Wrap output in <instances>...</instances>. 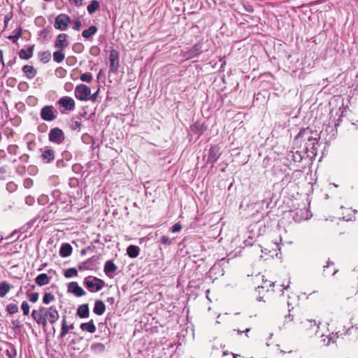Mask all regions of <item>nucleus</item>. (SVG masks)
Instances as JSON below:
<instances>
[{
  "mask_svg": "<svg viewBox=\"0 0 358 358\" xmlns=\"http://www.w3.org/2000/svg\"><path fill=\"white\" fill-rule=\"evenodd\" d=\"M320 136L317 131L309 127L301 129L294 139V144L306 151L315 150V145L317 144Z\"/></svg>",
  "mask_w": 358,
  "mask_h": 358,
  "instance_id": "1",
  "label": "nucleus"
},
{
  "mask_svg": "<svg viewBox=\"0 0 358 358\" xmlns=\"http://www.w3.org/2000/svg\"><path fill=\"white\" fill-rule=\"evenodd\" d=\"M32 318L38 324L46 326L48 322L55 324L59 318V312L55 306L40 307L38 310H34L31 313Z\"/></svg>",
  "mask_w": 358,
  "mask_h": 358,
  "instance_id": "2",
  "label": "nucleus"
},
{
  "mask_svg": "<svg viewBox=\"0 0 358 358\" xmlns=\"http://www.w3.org/2000/svg\"><path fill=\"white\" fill-rule=\"evenodd\" d=\"M84 283L88 290L92 292L101 290L105 285V282L102 280L94 276L85 278Z\"/></svg>",
  "mask_w": 358,
  "mask_h": 358,
  "instance_id": "3",
  "label": "nucleus"
},
{
  "mask_svg": "<svg viewBox=\"0 0 358 358\" xmlns=\"http://www.w3.org/2000/svg\"><path fill=\"white\" fill-rule=\"evenodd\" d=\"M70 22L71 20L69 15L66 14H59L55 18L54 27L56 29L65 31L67 29Z\"/></svg>",
  "mask_w": 358,
  "mask_h": 358,
  "instance_id": "4",
  "label": "nucleus"
},
{
  "mask_svg": "<svg viewBox=\"0 0 358 358\" xmlns=\"http://www.w3.org/2000/svg\"><path fill=\"white\" fill-rule=\"evenodd\" d=\"M75 95L77 99L86 101L90 99L91 95V90L89 87L85 85H79L75 89Z\"/></svg>",
  "mask_w": 358,
  "mask_h": 358,
  "instance_id": "5",
  "label": "nucleus"
},
{
  "mask_svg": "<svg viewBox=\"0 0 358 358\" xmlns=\"http://www.w3.org/2000/svg\"><path fill=\"white\" fill-rule=\"evenodd\" d=\"M301 327L307 332L309 336L316 334L319 329V326L315 321L309 320L303 321L301 322Z\"/></svg>",
  "mask_w": 358,
  "mask_h": 358,
  "instance_id": "6",
  "label": "nucleus"
},
{
  "mask_svg": "<svg viewBox=\"0 0 358 358\" xmlns=\"http://www.w3.org/2000/svg\"><path fill=\"white\" fill-rule=\"evenodd\" d=\"M109 72H116L119 67V53L115 50H111L109 55Z\"/></svg>",
  "mask_w": 358,
  "mask_h": 358,
  "instance_id": "7",
  "label": "nucleus"
},
{
  "mask_svg": "<svg viewBox=\"0 0 358 358\" xmlns=\"http://www.w3.org/2000/svg\"><path fill=\"white\" fill-rule=\"evenodd\" d=\"M203 52L202 43L198 42L195 43L190 49L185 52V57L187 59H192L198 57Z\"/></svg>",
  "mask_w": 358,
  "mask_h": 358,
  "instance_id": "8",
  "label": "nucleus"
},
{
  "mask_svg": "<svg viewBox=\"0 0 358 358\" xmlns=\"http://www.w3.org/2000/svg\"><path fill=\"white\" fill-rule=\"evenodd\" d=\"M64 138V133L59 128H54L49 133V140L51 142L60 143L63 141Z\"/></svg>",
  "mask_w": 358,
  "mask_h": 358,
  "instance_id": "9",
  "label": "nucleus"
},
{
  "mask_svg": "<svg viewBox=\"0 0 358 358\" xmlns=\"http://www.w3.org/2000/svg\"><path fill=\"white\" fill-rule=\"evenodd\" d=\"M58 103L66 110H74L75 101L71 97L63 96L58 101Z\"/></svg>",
  "mask_w": 358,
  "mask_h": 358,
  "instance_id": "10",
  "label": "nucleus"
},
{
  "mask_svg": "<svg viewBox=\"0 0 358 358\" xmlns=\"http://www.w3.org/2000/svg\"><path fill=\"white\" fill-rule=\"evenodd\" d=\"M69 292L74 294L76 296H82L85 294L83 289L76 282H71L68 286Z\"/></svg>",
  "mask_w": 358,
  "mask_h": 358,
  "instance_id": "11",
  "label": "nucleus"
},
{
  "mask_svg": "<svg viewBox=\"0 0 358 358\" xmlns=\"http://www.w3.org/2000/svg\"><path fill=\"white\" fill-rule=\"evenodd\" d=\"M66 34H59L56 39L55 46L57 48L60 50H63L68 45V43L66 42Z\"/></svg>",
  "mask_w": 358,
  "mask_h": 358,
  "instance_id": "12",
  "label": "nucleus"
},
{
  "mask_svg": "<svg viewBox=\"0 0 358 358\" xmlns=\"http://www.w3.org/2000/svg\"><path fill=\"white\" fill-rule=\"evenodd\" d=\"M34 52V45H31L28 48L27 50L21 49L19 52V57L22 59L28 60L32 57Z\"/></svg>",
  "mask_w": 358,
  "mask_h": 358,
  "instance_id": "13",
  "label": "nucleus"
},
{
  "mask_svg": "<svg viewBox=\"0 0 358 358\" xmlns=\"http://www.w3.org/2000/svg\"><path fill=\"white\" fill-rule=\"evenodd\" d=\"M22 70L28 79H32L36 75V71L33 66L24 65Z\"/></svg>",
  "mask_w": 358,
  "mask_h": 358,
  "instance_id": "14",
  "label": "nucleus"
},
{
  "mask_svg": "<svg viewBox=\"0 0 358 358\" xmlns=\"http://www.w3.org/2000/svg\"><path fill=\"white\" fill-rule=\"evenodd\" d=\"M280 250V248L279 246V243L278 241L276 240L274 243H273V247L272 248L271 250H268L267 248H264V250L262 249V252L263 253H265L266 255H268L269 256L271 257H273L274 255H277V252L276 251L277 250Z\"/></svg>",
  "mask_w": 358,
  "mask_h": 358,
  "instance_id": "15",
  "label": "nucleus"
},
{
  "mask_svg": "<svg viewBox=\"0 0 358 358\" xmlns=\"http://www.w3.org/2000/svg\"><path fill=\"white\" fill-rule=\"evenodd\" d=\"M89 307L87 304H83L78 307L77 315L81 318L89 317Z\"/></svg>",
  "mask_w": 358,
  "mask_h": 358,
  "instance_id": "16",
  "label": "nucleus"
},
{
  "mask_svg": "<svg viewBox=\"0 0 358 358\" xmlns=\"http://www.w3.org/2000/svg\"><path fill=\"white\" fill-rule=\"evenodd\" d=\"M72 252V247L69 243L63 244L60 248L59 254L63 257H67Z\"/></svg>",
  "mask_w": 358,
  "mask_h": 358,
  "instance_id": "17",
  "label": "nucleus"
},
{
  "mask_svg": "<svg viewBox=\"0 0 358 358\" xmlns=\"http://www.w3.org/2000/svg\"><path fill=\"white\" fill-rule=\"evenodd\" d=\"M50 282V278L45 273H41L36 278V282L39 286L48 285Z\"/></svg>",
  "mask_w": 358,
  "mask_h": 358,
  "instance_id": "18",
  "label": "nucleus"
},
{
  "mask_svg": "<svg viewBox=\"0 0 358 358\" xmlns=\"http://www.w3.org/2000/svg\"><path fill=\"white\" fill-rule=\"evenodd\" d=\"M106 306L103 301H96L94 312L98 315H101L105 312Z\"/></svg>",
  "mask_w": 358,
  "mask_h": 358,
  "instance_id": "19",
  "label": "nucleus"
},
{
  "mask_svg": "<svg viewBox=\"0 0 358 358\" xmlns=\"http://www.w3.org/2000/svg\"><path fill=\"white\" fill-rule=\"evenodd\" d=\"M97 30L98 29L96 26L92 25L87 29L83 31L82 36L85 38H90L97 32Z\"/></svg>",
  "mask_w": 358,
  "mask_h": 358,
  "instance_id": "20",
  "label": "nucleus"
},
{
  "mask_svg": "<svg viewBox=\"0 0 358 358\" xmlns=\"http://www.w3.org/2000/svg\"><path fill=\"white\" fill-rule=\"evenodd\" d=\"M80 329L83 331H87L90 333H94L96 331V327L94 324V322L92 320L89 322L81 324Z\"/></svg>",
  "mask_w": 358,
  "mask_h": 358,
  "instance_id": "21",
  "label": "nucleus"
},
{
  "mask_svg": "<svg viewBox=\"0 0 358 358\" xmlns=\"http://www.w3.org/2000/svg\"><path fill=\"white\" fill-rule=\"evenodd\" d=\"M116 269L117 266L112 261H107L106 262L104 266V272L106 273V274L109 275L111 273H114Z\"/></svg>",
  "mask_w": 358,
  "mask_h": 358,
  "instance_id": "22",
  "label": "nucleus"
},
{
  "mask_svg": "<svg viewBox=\"0 0 358 358\" xmlns=\"http://www.w3.org/2000/svg\"><path fill=\"white\" fill-rule=\"evenodd\" d=\"M100 8L99 2L96 0H92L87 6V10L90 14H93L97 11Z\"/></svg>",
  "mask_w": 358,
  "mask_h": 358,
  "instance_id": "23",
  "label": "nucleus"
},
{
  "mask_svg": "<svg viewBox=\"0 0 358 358\" xmlns=\"http://www.w3.org/2000/svg\"><path fill=\"white\" fill-rule=\"evenodd\" d=\"M11 286L6 282L0 283V296L4 297L10 290Z\"/></svg>",
  "mask_w": 358,
  "mask_h": 358,
  "instance_id": "24",
  "label": "nucleus"
},
{
  "mask_svg": "<svg viewBox=\"0 0 358 358\" xmlns=\"http://www.w3.org/2000/svg\"><path fill=\"white\" fill-rule=\"evenodd\" d=\"M22 28L19 27L17 29H15L13 31V35H10L8 37V39L11 40L13 43H17L18 39L22 36Z\"/></svg>",
  "mask_w": 358,
  "mask_h": 358,
  "instance_id": "25",
  "label": "nucleus"
},
{
  "mask_svg": "<svg viewBox=\"0 0 358 358\" xmlns=\"http://www.w3.org/2000/svg\"><path fill=\"white\" fill-rule=\"evenodd\" d=\"M65 55L62 50H59L53 53V59L57 63H61L64 59Z\"/></svg>",
  "mask_w": 358,
  "mask_h": 358,
  "instance_id": "26",
  "label": "nucleus"
},
{
  "mask_svg": "<svg viewBox=\"0 0 358 358\" xmlns=\"http://www.w3.org/2000/svg\"><path fill=\"white\" fill-rule=\"evenodd\" d=\"M62 331L60 333V336L62 338L64 337L68 332L74 328L73 325L71 324L70 326L67 325L66 324H62Z\"/></svg>",
  "mask_w": 358,
  "mask_h": 358,
  "instance_id": "27",
  "label": "nucleus"
},
{
  "mask_svg": "<svg viewBox=\"0 0 358 358\" xmlns=\"http://www.w3.org/2000/svg\"><path fill=\"white\" fill-rule=\"evenodd\" d=\"M51 59V53L49 51H45L41 53L40 59L41 61L45 64L48 63Z\"/></svg>",
  "mask_w": 358,
  "mask_h": 358,
  "instance_id": "28",
  "label": "nucleus"
},
{
  "mask_svg": "<svg viewBox=\"0 0 358 358\" xmlns=\"http://www.w3.org/2000/svg\"><path fill=\"white\" fill-rule=\"evenodd\" d=\"M55 300V296L52 294L48 292L45 293L43 298V303L45 304H49Z\"/></svg>",
  "mask_w": 358,
  "mask_h": 358,
  "instance_id": "29",
  "label": "nucleus"
},
{
  "mask_svg": "<svg viewBox=\"0 0 358 358\" xmlns=\"http://www.w3.org/2000/svg\"><path fill=\"white\" fill-rule=\"evenodd\" d=\"M43 157L48 162H50L54 159V152L52 150H45L43 153Z\"/></svg>",
  "mask_w": 358,
  "mask_h": 358,
  "instance_id": "30",
  "label": "nucleus"
},
{
  "mask_svg": "<svg viewBox=\"0 0 358 358\" xmlns=\"http://www.w3.org/2000/svg\"><path fill=\"white\" fill-rule=\"evenodd\" d=\"M18 306L16 304L10 303L6 306V310L10 314H14L18 312Z\"/></svg>",
  "mask_w": 358,
  "mask_h": 358,
  "instance_id": "31",
  "label": "nucleus"
},
{
  "mask_svg": "<svg viewBox=\"0 0 358 358\" xmlns=\"http://www.w3.org/2000/svg\"><path fill=\"white\" fill-rule=\"evenodd\" d=\"M80 79L83 82L90 83L92 80V75L90 73H84L80 75Z\"/></svg>",
  "mask_w": 358,
  "mask_h": 358,
  "instance_id": "32",
  "label": "nucleus"
},
{
  "mask_svg": "<svg viewBox=\"0 0 358 358\" xmlns=\"http://www.w3.org/2000/svg\"><path fill=\"white\" fill-rule=\"evenodd\" d=\"M77 274V270L74 268H68L64 273L65 277L68 278H71L73 276H76Z\"/></svg>",
  "mask_w": 358,
  "mask_h": 358,
  "instance_id": "33",
  "label": "nucleus"
},
{
  "mask_svg": "<svg viewBox=\"0 0 358 358\" xmlns=\"http://www.w3.org/2000/svg\"><path fill=\"white\" fill-rule=\"evenodd\" d=\"M217 152L218 150L217 149V148H211V149L210 150L208 158L210 159L212 161H215L217 159Z\"/></svg>",
  "mask_w": 358,
  "mask_h": 358,
  "instance_id": "34",
  "label": "nucleus"
},
{
  "mask_svg": "<svg viewBox=\"0 0 358 358\" xmlns=\"http://www.w3.org/2000/svg\"><path fill=\"white\" fill-rule=\"evenodd\" d=\"M22 310L23 311V314L24 315H27L29 313V309H30V307H29V305L28 304V303L27 301H23L22 303Z\"/></svg>",
  "mask_w": 358,
  "mask_h": 358,
  "instance_id": "35",
  "label": "nucleus"
},
{
  "mask_svg": "<svg viewBox=\"0 0 358 358\" xmlns=\"http://www.w3.org/2000/svg\"><path fill=\"white\" fill-rule=\"evenodd\" d=\"M41 117L46 121H51L56 117L54 113H41Z\"/></svg>",
  "mask_w": 358,
  "mask_h": 358,
  "instance_id": "36",
  "label": "nucleus"
},
{
  "mask_svg": "<svg viewBox=\"0 0 358 358\" xmlns=\"http://www.w3.org/2000/svg\"><path fill=\"white\" fill-rule=\"evenodd\" d=\"M29 300L32 302L35 303L38 301L39 294L37 292L31 293L28 295Z\"/></svg>",
  "mask_w": 358,
  "mask_h": 358,
  "instance_id": "37",
  "label": "nucleus"
},
{
  "mask_svg": "<svg viewBox=\"0 0 358 358\" xmlns=\"http://www.w3.org/2000/svg\"><path fill=\"white\" fill-rule=\"evenodd\" d=\"M172 241L173 240L169 238L168 236H163L162 238H161V242L163 243V244H165V245H170L172 243Z\"/></svg>",
  "mask_w": 358,
  "mask_h": 358,
  "instance_id": "38",
  "label": "nucleus"
},
{
  "mask_svg": "<svg viewBox=\"0 0 358 358\" xmlns=\"http://www.w3.org/2000/svg\"><path fill=\"white\" fill-rule=\"evenodd\" d=\"M182 229V226L180 223H176L171 228L172 233L179 232Z\"/></svg>",
  "mask_w": 358,
  "mask_h": 358,
  "instance_id": "39",
  "label": "nucleus"
},
{
  "mask_svg": "<svg viewBox=\"0 0 358 358\" xmlns=\"http://www.w3.org/2000/svg\"><path fill=\"white\" fill-rule=\"evenodd\" d=\"M82 24L79 20H76L73 22V29L76 31H80L81 28Z\"/></svg>",
  "mask_w": 358,
  "mask_h": 358,
  "instance_id": "40",
  "label": "nucleus"
},
{
  "mask_svg": "<svg viewBox=\"0 0 358 358\" xmlns=\"http://www.w3.org/2000/svg\"><path fill=\"white\" fill-rule=\"evenodd\" d=\"M243 7L245 10L250 13H252L255 11L254 7L250 3L245 4Z\"/></svg>",
  "mask_w": 358,
  "mask_h": 358,
  "instance_id": "41",
  "label": "nucleus"
},
{
  "mask_svg": "<svg viewBox=\"0 0 358 358\" xmlns=\"http://www.w3.org/2000/svg\"><path fill=\"white\" fill-rule=\"evenodd\" d=\"M12 17H13V14L11 13H8L5 16V18H4V26H5V27H6L8 26V24L9 21L11 20Z\"/></svg>",
  "mask_w": 358,
  "mask_h": 358,
  "instance_id": "42",
  "label": "nucleus"
},
{
  "mask_svg": "<svg viewBox=\"0 0 358 358\" xmlns=\"http://www.w3.org/2000/svg\"><path fill=\"white\" fill-rule=\"evenodd\" d=\"M127 254L130 257H134V245H130L127 248Z\"/></svg>",
  "mask_w": 358,
  "mask_h": 358,
  "instance_id": "43",
  "label": "nucleus"
},
{
  "mask_svg": "<svg viewBox=\"0 0 358 358\" xmlns=\"http://www.w3.org/2000/svg\"><path fill=\"white\" fill-rule=\"evenodd\" d=\"M273 286V282H269V281H265L264 282V285H262V286H259L258 287V289H260V288H268V287H272Z\"/></svg>",
  "mask_w": 358,
  "mask_h": 358,
  "instance_id": "44",
  "label": "nucleus"
},
{
  "mask_svg": "<svg viewBox=\"0 0 358 358\" xmlns=\"http://www.w3.org/2000/svg\"><path fill=\"white\" fill-rule=\"evenodd\" d=\"M83 0H69V1L72 3H73L75 6L79 7L81 6L83 4Z\"/></svg>",
  "mask_w": 358,
  "mask_h": 358,
  "instance_id": "45",
  "label": "nucleus"
},
{
  "mask_svg": "<svg viewBox=\"0 0 358 358\" xmlns=\"http://www.w3.org/2000/svg\"><path fill=\"white\" fill-rule=\"evenodd\" d=\"M53 107L52 106H44L41 112H52Z\"/></svg>",
  "mask_w": 358,
  "mask_h": 358,
  "instance_id": "46",
  "label": "nucleus"
},
{
  "mask_svg": "<svg viewBox=\"0 0 358 358\" xmlns=\"http://www.w3.org/2000/svg\"><path fill=\"white\" fill-rule=\"evenodd\" d=\"M81 123L78 121H76L74 123L72 124V128L74 129H76L80 127Z\"/></svg>",
  "mask_w": 358,
  "mask_h": 358,
  "instance_id": "47",
  "label": "nucleus"
},
{
  "mask_svg": "<svg viewBox=\"0 0 358 358\" xmlns=\"http://www.w3.org/2000/svg\"><path fill=\"white\" fill-rule=\"evenodd\" d=\"M99 91L97 90L94 94H93L92 96H90V99H92L93 101H94L96 98V96H97V94H98Z\"/></svg>",
  "mask_w": 358,
  "mask_h": 358,
  "instance_id": "48",
  "label": "nucleus"
},
{
  "mask_svg": "<svg viewBox=\"0 0 358 358\" xmlns=\"http://www.w3.org/2000/svg\"><path fill=\"white\" fill-rule=\"evenodd\" d=\"M0 60L3 65H4L3 59V52L0 50Z\"/></svg>",
  "mask_w": 358,
  "mask_h": 358,
  "instance_id": "49",
  "label": "nucleus"
},
{
  "mask_svg": "<svg viewBox=\"0 0 358 358\" xmlns=\"http://www.w3.org/2000/svg\"><path fill=\"white\" fill-rule=\"evenodd\" d=\"M250 331V329H246L245 331H244L243 332H248ZM238 334H241L243 331H240V330H238Z\"/></svg>",
  "mask_w": 358,
  "mask_h": 358,
  "instance_id": "50",
  "label": "nucleus"
},
{
  "mask_svg": "<svg viewBox=\"0 0 358 358\" xmlns=\"http://www.w3.org/2000/svg\"><path fill=\"white\" fill-rule=\"evenodd\" d=\"M15 63V59L13 60H10L8 62V65L12 66Z\"/></svg>",
  "mask_w": 358,
  "mask_h": 358,
  "instance_id": "51",
  "label": "nucleus"
},
{
  "mask_svg": "<svg viewBox=\"0 0 358 358\" xmlns=\"http://www.w3.org/2000/svg\"><path fill=\"white\" fill-rule=\"evenodd\" d=\"M138 248L136 246V253H135V255H136V257L138 256Z\"/></svg>",
  "mask_w": 358,
  "mask_h": 358,
  "instance_id": "52",
  "label": "nucleus"
},
{
  "mask_svg": "<svg viewBox=\"0 0 358 358\" xmlns=\"http://www.w3.org/2000/svg\"><path fill=\"white\" fill-rule=\"evenodd\" d=\"M62 324H66V317H63Z\"/></svg>",
  "mask_w": 358,
  "mask_h": 358,
  "instance_id": "53",
  "label": "nucleus"
},
{
  "mask_svg": "<svg viewBox=\"0 0 358 358\" xmlns=\"http://www.w3.org/2000/svg\"><path fill=\"white\" fill-rule=\"evenodd\" d=\"M29 101H35V99H34V97H30V98L29 99Z\"/></svg>",
  "mask_w": 358,
  "mask_h": 358,
  "instance_id": "54",
  "label": "nucleus"
},
{
  "mask_svg": "<svg viewBox=\"0 0 358 358\" xmlns=\"http://www.w3.org/2000/svg\"><path fill=\"white\" fill-rule=\"evenodd\" d=\"M224 65H226V62H225V61H224V62L222 63V64H221V68H223Z\"/></svg>",
  "mask_w": 358,
  "mask_h": 358,
  "instance_id": "55",
  "label": "nucleus"
},
{
  "mask_svg": "<svg viewBox=\"0 0 358 358\" xmlns=\"http://www.w3.org/2000/svg\"><path fill=\"white\" fill-rule=\"evenodd\" d=\"M306 118H308V120H310V115H306V116H305V117H304V119H306Z\"/></svg>",
  "mask_w": 358,
  "mask_h": 358,
  "instance_id": "56",
  "label": "nucleus"
},
{
  "mask_svg": "<svg viewBox=\"0 0 358 358\" xmlns=\"http://www.w3.org/2000/svg\"><path fill=\"white\" fill-rule=\"evenodd\" d=\"M330 341H331V338H329V341L327 343H325V345H329L330 344Z\"/></svg>",
  "mask_w": 358,
  "mask_h": 358,
  "instance_id": "57",
  "label": "nucleus"
},
{
  "mask_svg": "<svg viewBox=\"0 0 358 358\" xmlns=\"http://www.w3.org/2000/svg\"><path fill=\"white\" fill-rule=\"evenodd\" d=\"M237 356H238L237 355H236V354H233V357H234V358H236V357H237Z\"/></svg>",
  "mask_w": 358,
  "mask_h": 358,
  "instance_id": "58",
  "label": "nucleus"
},
{
  "mask_svg": "<svg viewBox=\"0 0 358 358\" xmlns=\"http://www.w3.org/2000/svg\"><path fill=\"white\" fill-rule=\"evenodd\" d=\"M280 353H282L283 355L285 353V352L283 350H280Z\"/></svg>",
  "mask_w": 358,
  "mask_h": 358,
  "instance_id": "59",
  "label": "nucleus"
},
{
  "mask_svg": "<svg viewBox=\"0 0 358 358\" xmlns=\"http://www.w3.org/2000/svg\"><path fill=\"white\" fill-rule=\"evenodd\" d=\"M223 355H227V353L226 352H223Z\"/></svg>",
  "mask_w": 358,
  "mask_h": 358,
  "instance_id": "60",
  "label": "nucleus"
},
{
  "mask_svg": "<svg viewBox=\"0 0 358 358\" xmlns=\"http://www.w3.org/2000/svg\"><path fill=\"white\" fill-rule=\"evenodd\" d=\"M137 94H138V92H136V95H135V97H136V98L137 97Z\"/></svg>",
  "mask_w": 358,
  "mask_h": 358,
  "instance_id": "61",
  "label": "nucleus"
},
{
  "mask_svg": "<svg viewBox=\"0 0 358 358\" xmlns=\"http://www.w3.org/2000/svg\"><path fill=\"white\" fill-rule=\"evenodd\" d=\"M357 122H358V120H357Z\"/></svg>",
  "mask_w": 358,
  "mask_h": 358,
  "instance_id": "62",
  "label": "nucleus"
}]
</instances>
